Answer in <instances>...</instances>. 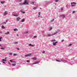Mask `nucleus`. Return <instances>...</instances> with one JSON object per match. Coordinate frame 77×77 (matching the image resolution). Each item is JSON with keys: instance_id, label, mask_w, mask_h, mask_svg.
Returning <instances> with one entry per match:
<instances>
[{"instance_id": "nucleus-4", "label": "nucleus", "mask_w": 77, "mask_h": 77, "mask_svg": "<svg viewBox=\"0 0 77 77\" xmlns=\"http://www.w3.org/2000/svg\"><path fill=\"white\" fill-rule=\"evenodd\" d=\"M8 14V12H7V11H5L4 12V14H3V15L4 16H6V15Z\"/></svg>"}, {"instance_id": "nucleus-51", "label": "nucleus", "mask_w": 77, "mask_h": 77, "mask_svg": "<svg viewBox=\"0 0 77 77\" xmlns=\"http://www.w3.org/2000/svg\"><path fill=\"white\" fill-rule=\"evenodd\" d=\"M0 33H2V32H0Z\"/></svg>"}, {"instance_id": "nucleus-24", "label": "nucleus", "mask_w": 77, "mask_h": 77, "mask_svg": "<svg viewBox=\"0 0 77 77\" xmlns=\"http://www.w3.org/2000/svg\"><path fill=\"white\" fill-rule=\"evenodd\" d=\"M21 13H22V14H25V12L23 11H21Z\"/></svg>"}, {"instance_id": "nucleus-3", "label": "nucleus", "mask_w": 77, "mask_h": 77, "mask_svg": "<svg viewBox=\"0 0 77 77\" xmlns=\"http://www.w3.org/2000/svg\"><path fill=\"white\" fill-rule=\"evenodd\" d=\"M57 33V32H54V34H48L47 35V36L50 37L52 35H54L55 34H56Z\"/></svg>"}, {"instance_id": "nucleus-18", "label": "nucleus", "mask_w": 77, "mask_h": 77, "mask_svg": "<svg viewBox=\"0 0 77 77\" xmlns=\"http://www.w3.org/2000/svg\"><path fill=\"white\" fill-rule=\"evenodd\" d=\"M36 9H37V8H36V7H35L33 8V9L34 10Z\"/></svg>"}, {"instance_id": "nucleus-13", "label": "nucleus", "mask_w": 77, "mask_h": 77, "mask_svg": "<svg viewBox=\"0 0 77 77\" xmlns=\"http://www.w3.org/2000/svg\"><path fill=\"white\" fill-rule=\"evenodd\" d=\"M2 29H5V27H4V26H2Z\"/></svg>"}, {"instance_id": "nucleus-8", "label": "nucleus", "mask_w": 77, "mask_h": 77, "mask_svg": "<svg viewBox=\"0 0 77 77\" xmlns=\"http://www.w3.org/2000/svg\"><path fill=\"white\" fill-rule=\"evenodd\" d=\"M38 63H39V62H38V61H36V62H35V63H33V64H32V65H34V64Z\"/></svg>"}, {"instance_id": "nucleus-34", "label": "nucleus", "mask_w": 77, "mask_h": 77, "mask_svg": "<svg viewBox=\"0 0 77 77\" xmlns=\"http://www.w3.org/2000/svg\"><path fill=\"white\" fill-rule=\"evenodd\" d=\"M74 13H75V11H73V12H72V14H74Z\"/></svg>"}, {"instance_id": "nucleus-16", "label": "nucleus", "mask_w": 77, "mask_h": 77, "mask_svg": "<svg viewBox=\"0 0 77 77\" xmlns=\"http://www.w3.org/2000/svg\"><path fill=\"white\" fill-rule=\"evenodd\" d=\"M25 21V20L23 19H22V20H21V22H24V21Z\"/></svg>"}, {"instance_id": "nucleus-27", "label": "nucleus", "mask_w": 77, "mask_h": 77, "mask_svg": "<svg viewBox=\"0 0 77 77\" xmlns=\"http://www.w3.org/2000/svg\"><path fill=\"white\" fill-rule=\"evenodd\" d=\"M2 38L0 37V42H2V40H1V39Z\"/></svg>"}, {"instance_id": "nucleus-52", "label": "nucleus", "mask_w": 77, "mask_h": 77, "mask_svg": "<svg viewBox=\"0 0 77 77\" xmlns=\"http://www.w3.org/2000/svg\"><path fill=\"white\" fill-rule=\"evenodd\" d=\"M4 59L6 60V58Z\"/></svg>"}, {"instance_id": "nucleus-54", "label": "nucleus", "mask_w": 77, "mask_h": 77, "mask_svg": "<svg viewBox=\"0 0 77 77\" xmlns=\"http://www.w3.org/2000/svg\"><path fill=\"white\" fill-rule=\"evenodd\" d=\"M1 46V45H0V46Z\"/></svg>"}, {"instance_id": "nucleus-22", "label": "nucleus", "mask_w": 77, "mask_h": 77, "mask_svg": "<svg viewBox=\"0 0 77 77\" xmlns=\"http://www.w3.org/2000/svg\"><path fill=\"white\" fill-rule=\"evenodd\" d=\"M15 65H16V64L14 63V64H12V66H15Z\"/></svg>"}, {"instance_id": "nucleus-5", "label": "nucleus", "mask_w": 77, "mask_h": 77, "mask_svg": "<svg viewBox=\"0 0 77 77\" xmlns=\"http://www.w3.org/2000/svg\"><path fill=\"white\" fill-rule=\"evenodd\" d=\"M57 43H58V42H53V45L55 46L56 45V44H57Z\"/></svg>"}, {"instance_id": "nucleus-47", "label": "nucleus", "mask_w": 77, "mask_h": 77, "mask_svg": "<svg viewBox=\"0 0 77 77\" xmlns=\"http://www.w3.org/2000/svg\"><path fill=\"white\" fill-rule=\"evenodd\" d=\"M66 8H67V7H68V5H66Z\"/></svg>"}, {"instance_id": "nucleus-11", "label": "nucleus", "mask_w": 77, "mask_h": 77, "mask_svg": "<svg viewBox=\"0 0 77 77\" xmlns=\"http://www.w3.org/2000/svg\"><path fill=\"white\" fill-rule=\"evenodd\" d=\"M34 46V45H31V44H29V46H31L33 47Z\"/></svg>"}, {"instance_id": "nucleus-29", "label": "nucleus", "mask_w": 77, "mask_h": 77, "mask_svg": "<svg viewBox=\"0 0 77 77\" xmlns=\"http://www.w3.org/2000/svg\"><path fill=\"white\" fill-rule=\"evenodd\" d=\"M11 63H16V62L13 61V62H11Z\"/></svg>"}, {"instance_id": "nucleus-6", "label": "nucleus", "mask_w": 77, "mask_h": 77, "mask_svg": "<svg viewBox=\"0 0 77 77\" xmlns=\"http://www.w3.org/2000/svg\"><path fill=\"white\" fill-rule=\"evenodd\" d=\"M17 21H20V18L17 17Z\"/></svg>"}, {"instance_id": "nucleus-46", "label": "nucleus", "mask_w": 77, "mask_h": 77, "mask_svg": "<svg viewBox=\"0 0 77 77\" xmlns=\"http://www.w3.org/2000/svg\"><path fill=\"white\" fill-rule=\"evenodd\" d=\"M63 41H64V40H62L61 42H63Z\"/></svg>"}, {"instance_id": "nucleus-21", "label": "nucleus", "mask_w": 77, "mask_h": 77, "mask_svg": "<svg viewBox=\"0 0 77 77\" xmlns=\"http://www.w3.org/2000/svg\"><path fill=\"white\" fill-rule=\"evenodd\" d=\"M52 30V27H50V29L49 30H48V31H51Z\"/></svg>"}, {"instance_id": "nucleus-33", "label": "nucleus", "mask_w": 77, "mask_h": 77, "mask_svg": "<svg viewBox=\"0 0 77 77\" xmlns=\"http://www.w3.org/2000/svg\"><path fill=\"white\" fill-rule=\"evenodd\" d=\"M16 55H17V54H13V56H16Z\"/></svg>"}, {"instance_id": "nucleus-20", "label": "nucleus", "mask_w": 77, "mask_h": 77, "mask_svg": "<svg viewBox=\"0 0 77 77\" xmlns=\"http://www.w3.org/2000/svg\"><path fill=\"white\" fill-rule=\"evenodd\" d=\"M51 41L52 42H55L56 40L55 39H54V40H52Z\"/></svg>"}, {"instance_id": "nucleus-48", "label": "nucleus", "mask_w": 77, "mask_h": 77, "mask_svg": "<svg viewBox=\"0 0 77 77\" xmlns=\"http://www.w3.org/2000/svg\"><path fill=\"white\" fill-rule=\"evenodd\" d=\"M8 22V20H6V22Z\"/></svg>"}, {"instance_id": "nucleus-28", "label": "nucleus", "mask_w": 77, "mask_h": 77, "mask_svg": "<svg viewBox=\"0 0 77 77\" xmlns=\"http://www.w3.org/2000/svg\"><path fill=\"white\" fill-rule=\"evenodd\" d=\"M56 2H59V0H55Z\"/></svg>"}, {"instance_id": "nucleus-35", "label": "nucleus", "mask_w": 77, "mask_h": 77, "mask_svg": "<svg viewBox=\"0 0 77 77\" xmlns=\"http://www.w3.org/2000/svg\"><path fill=\"white\" fill-rule=\"evenodd\" d=\"M3 23H4V24H6V22H3Z\"/></svg>"}, {"instance_id": "nucleus-15", "label": "nucleus", "mask_w": 77, "mask_h": 77, "mask_svg": "<svg viewBox=\"0 0 77 77\" xmlns=\"http://www.w3.org/2000/svg\"><path fill=\"white\" fill-rule=\"evenodd\" d=\"M18 16H19V15L17 14V15H13V16H14L15 17H17Z\"/></svg>"}, {"instance_id": "nucleus-53", "label": "nucleus", "mask_w": 77, "mask_h": 77, "mask_svg": "<svg viewBox=\"0 0 77 77\" xmlns=\"http://www.w3.org/2000/svg\"><path fill=\"white\" fill-rule=\"evenodd\" d=\"M19 35H17V36H18Z\"/></svg>"}, {"instance_id": "nucleus-45", "label": "nucleus", "mask_w": 77, "mask_h": 77, "mask_svg": "<svg viewBox=\"0 0 77 77\" xmlns=\"http://www.w3.org/2000/svg\"><path fill=\"white\" fill-rule=\"evenodd\" d=\"M54 20L53 19V20H51V21H54Z\"/></svg>"}, {"instance_id": "nucleus-40", "label": "nucleus", "mask_w": 77, "mask_h": 77, "mask_svg": "<svg viewBox=\"0 0 77 77\" xmlns=\"http://www.w3.org/2000/svg\"><path fill=\"white\" fill-rule=\"evenodd\" d=\"M17 49L18 50H20V48H17Z\"/></svg>"}, {"instance_id": "nucleus-50", "label": "nucleus", "mask_w": 77, "mask_h": 77, "mask_svg": "<svg viewBox=\"0 0 77 77\" xmlns=\"http://www.w3.org/2000/svg\"><path fill=\"white\" fill-rule=\"evenodd\" d=\"M9 64H11L10 63H9Z\"/></svg>"}, {"instance_id": "nucleus-38", "label": "nucleus", "mask_w": 77, "mask_h": 77, "mask_svg": "<svg viewBox=\"0 0 77 77\" xmlns=\"http://www.w3.org/2000/svg\"><path fill=\"white\" fill-rule=\"evenodd\" d=\"M27 62L29 63V60H27Z\"/></svg>"}, {"instance_id": "nucleus-26", "label": "nucleus", "mask_w": 77, "mask_h": 77, "mask_svg": "<svg viewBox=\"0 0 77 77\" xmlns=\"http://www.w3.org/2000/svg\"><path fill=\"white\" fill-rule=\"evenodd\" d=\"M1 49L2 50H4V48H1Z\"/></svg>"}, {"instance_id": "nucleus-32", "label": "nucleus", "mask_w": 77, "mask_h": 77, "mask_svg": "<svg viewBox=\"0 0 77 77\" xmlns=\"http://www.w3.org/2000/svg\"><path fill=\"white\" fill-rule=\"evenodd\" d=\"M63 7H62L61 8V10H63Z\"/></svg>"}, {"instance_id": "nucleus-55", "label": "nucleus", "mask_w": 77, "mask_h": 77, "mask_svg": "<svg viewBox=\"0 0 77 77\" xmlns=\"http://www.w3.org/2000/svg\"><path fill=\"white\" fill-rule=\"evenodd\" d=\"M40 9H41V8H40Z\"/></svg>"}, {"instance_id": "nucleus-14", "label": "nucleus", "mask_w": 77, "mask_h": 77, "mask_svg": "<svg viewBox=\"0 0 77 77\" xmlns=\"http://www.w3.org/2000/svg\"><path fill=\"white\" fill-rule=\"evenodd\" d=\"M10 33V32H6V33H5V35H7L9 34V33Z\"/></svg>"}, {"instance_id": "nucleus-30", "label": "nucleus", "mask_w": 77, "mask_h": 77, "mask_svg": "<svg viewBox=\"0 0 77 77\" xmlns=\"http://www.w3.org/2000/svg\"><path fill=\"white\" fill-rule=\"evenodd\" d=\"M2 61H6V60H4V59H2Z\"/></svg>"}, {"instance_id": "nucleus-25", "label": "nucleus", "mask_w": 77, "mask_h": 77, "mask_svg": "<svg viewBox=\"0 0 77 77\" xmlns=\"http://www.w3.org/2000/svg\"><path fill=\"white\" fill-rule=\"evenodd\" d=\"M31 3L32 5H34V3H35V2H31Z\"/></svg>"}, {"instance_id": "nucleus-36", "label": "nucleus", "mask_w": 77, "mask_h": 77, "mask_svg": "<svg viewBox=\"0 0 77 77\" xmlns=\"http://www.w3.org/2000/svg\"><path fill=\"white\" fill-rule=\"evenodd\" d=\"M42 53H45V51H43V52H42Z\"/></svg>"}, {"instance_id": "nucleus-57", "label": "nucleus", "mask_w": 77, "mask_h": 77, "mask_svg": "<svg viewBox=\"0 0 77 77\" xmlns=\"http://www.w3.org/2000/svg\"><path fill=\"white\" fill-rule=\"evenodd\" d=\"M1 64V63H0V64Z\"/></svg>"}, {"instance_id": "nucleus-41", "label": "nucleus", "mask_w": 77, "mask_h": 77, "mask_svg": "<svg viewBox=\"0 0 77 77\" xmlns=\"http://www.w3.org/2000/svg\"><path fill=\"white\" fill-rule=\"evenodd\" d=\"M12 60H10V62H13L12 61H11Z\"/></svg>"}, {"instance_id": "nucleus-49", "label": "nucleus", "mask_w": 77, "mask_h": 77, "mask_svg": "<svg viewBox=\"0 0 77 77\" xmlns=\"http://www.w3.org/2000/svg\"><path fill=\"white\" fill-rule=\"evenodd\" d=\"M27 32H26V34H27Z\"/></svg>"}, {"instance_id": "nucleus-56", "label": "nucleus", "mask_w": 77, "mask_h": 77, "mask_svg": "<svg viewBox=\"0 0 77 77\" xmlns=\"http://www.w3.org/2000/svg\"><path fill=\"white\" fill-rule=\"evenodd\" d=\"M38 17H39V16H38Z\"/></svg>"}, {"instance_id": "nucleus-12", "label": "nucleus", "mask_w": 77, "mask_h": 77, "mask_svg": "<svg viewBox=\"0 0 77 77\" xmlns=\"http://www.w3.org/2000/svg\"><path fill=\"white\" fill-rule=\"evenodd\" d=\"M36 60V58H32V60Z\"/></svg>"}, {"instance_id": "nucleus-9", "label": "nucleus", "mask_w": 77, "mask_h": 77, "mask_svg": "<svg viewBox=\"0 0 77 77\" xmlns=\"http://www.w3.org/2000/svg\"><path fill=\"white\" fill-rule=\"evenodd\" d=\"M61 17L63 18H64L65 17V16L63 14L61 15Z\"/></svg>"}, {"instance_id": "nucleus-7", "label": "nucleus", "mask_w": 77, "mask_h": 77, "mask_svg": "<svg viewBox=\"0 0 77 77\" xmlns=\"http://www.w3.org/2000/svg\"><path fill=\"white\" fill-rule=\"evenodd\" d=\"M30 55H31V54H28L27 55H25V57H28V56H30Z\"/></svg>"}, {"instance_id": "nucleus-1", "label": "nucleus", "mask_w": 77, "mask_h": 77, "mask_svg": "<svg viewBox=\"0 0 77 77\" xmlns=\"http://www.w3.org/2000/svg\"><path fill=\"white\" fill-rule=\"evenodd\" d=\"M29 5V3L27 2V0H25L24 2H23V3H20L19 4V5Z\"/></svg>"}, {"instance_id": "nucleus-10", "label": "nucleus", "mask_w": 77, "mask_h": 77, "mask_svg": "<svg viewBox=\"0 0 77 77\" xmlns=\"http://www.w3.org/2000/svg\"><path fill=\"white\" fill-rule=\"evenodd\" d=\"M13 31H18V29H13Z\"/></svg>"}, {"instance_id": "nucleus-19", "label": "nucleus", "mask_w": 77, "mask_h": 77, "mask_svg": "<svg viewBox=\"0 0 77 77\" xmlns=\"http://www.w3.org/2000/svg\"><path fill=\"white\" fill-rule=\"evenodd\" d=\"M72 45V44H69V46H71Z\"/></svg>"}, {"instance_id": "nucleus-39", "label": "nucleus", "mask_w": 77, "mask_h": 77, "mask_svg": "<svg viewBox=\"0 0 77 77\" xmlns=\"http://www.w3.org/2000/svg\"><path fill=\"white\" fill-rule=\"evenodd\" d=\"M34 38H36V36H34Z\"/></svg>"}, {"instance_id": "nucleus-23", "label": "nucleus", "mask_w": 77, "mask_h": 77, "mask_svg": "<svg viewBox=\"0 0 77 77\" xmlns=\"http://www.w3.org/2000/svg\"><path fill=\"white\" fill-rule=\"evenodd\" d=\"M55 61H56L59 62H61V61H59V60H55Z\"/></svg>"}, {"instance_id": "nucleus-43", "label": "nucleus", "mask_w": 77, "mask_h": 77, "mask_svg": "<svg viewBox=\"0 0 77 77\" xmlns=\"http://www.w3.org/2000/svg\"><path fill=\"white\" fill-rule=\"evenodd\" d=\"M40 15V12H39L38 13V15Z\"/></svg>"}, {"instance_id": "nucleus-37", "label": "nucleus", "mask_w": 77, "mask_h": 77, "mask_svg": "<svg viewBox=\"0 0 77 77\" xmlns=\"http://www.w3.org/2000/svg\"><path fill=\"white\" fill-rule=\"evenodd\" d=\"M19 1L20 2H22V0H19Z\"/></svg>"}, {"instance_id": "nucleus-17", "label": "nucleus", "mask_w": 77, "mask_h": 77, "mask_svg": "<svg viewBox=\"0 0 77 77\" xmlns=\"http://www.w3.org/2000/svg\"><path fill=\"white\" fill-rule=\"evenodd\" d=\"M1 3H2V4H4V3H5V1L1 2Z\"/></svg>"}, {"instance_id": "nucleus-42", "label": "nucleus", "mask_w": 77, "mask_h": 77, "mask_svg": "<svg viewBox=\"0 0 77 77\" xmlns=\"http://www.w3.org/2000/svg\"><path fill=\"white\" fill-rule=\"evenodd\" d=\"M2 63H3L5 64V62H2Z\"/></svg>"}, {"instance_id": "nucleus-31", "label": "nucleus", "mask_w": 77, "mask_h": 77, "mask_svg": "<svg viewBox=\"0 0 77 77\" xmlns=\"http://www.w3.org/2000/svg\"><path fill=\"white\" fill-rule=\"evenodd\" d=\"M9 54H10V55H11L12 54V53H10Z\"/></svg>"}, {"instance_id": "nucleus-2", "label": "nucleus", "mask_w": 77, "mask_h": 77, "mask_svg": "<svg viewBox=\"0 0 77 77\" xmlns=\"http://www.w3.org/2000/svg\"><path fill=\"white\" fill-rule=\"evenodd\" d=\"M76 3L75 2H72L71 3V6L73 7V6H76Z\"/></svg>"}, {"instance_id": "nucleus-44", "label": "nucleus", "mask_w": 77, "mask_h": 77, "mask_svg": "<svg viewBox=\"0 0 77 77\" xmlns=\"http://www.w3.org/2000/svg\"><path fill=\"white\" fill-rule=\"evenodd\" d=\"M14 44H18V42H15Z\"/></svg>"}]
</instances>
